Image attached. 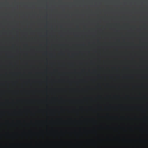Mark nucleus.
Returning <instances> with one entry per match:
<instances>
[{"mask_svg":"<svg viewBox=\"0 0 148 148\" xmlns=\"http://www.w3.org/2000/svg\"><path fill=\"white\" fill-rule=\"evenodd\" d=\"M42 2V1H38V3H40V2L41 3Z\"/></svg>","mask_w":148,"mask_h":148,"instance_id":"nucleus-5","label":"nucleus"},{"mask_svg":"<svg viewBox=\"0 0 148 148\" xmlns=\"http://www.w3.org/2000/svg\"><path fill=\"white\" fill-rule=\"evenodd\" d=\"M133 3H135V2H136V1H133Z\"/></svg>","mask_w":148,"mask_h":148,"instance_id":"nucleus-6","label":"nucleus"},{"mask_svg":"<svg viewBox=\"0 0 148 148\" xmlns=\"http://www.w3.org/2000/svg\"><path fill=\"white\" fill-rule=\"evenodd\" d=\"M117 2L119 3V1H117Z\"/></svg>","mask_w":148,"mask_h":148,"instance_id":"nucleus-10","label":"nucleus"},{"mask_svg":"<svg viewBox=\"0 0 148 148\" xmlns=\"http://www.w3.org/2000/svg\"><path fill=\"white\" fill-rule=\"evenodd\" d=\"M5 3H6V1H5Z\"/></svg>","mask_w":148,"mask_h":148,"instance_id":"nucleus-9","label":"nucleus"},{"mask_svg":"<svg viewBox=\"0 0 148 148\" xmlns=\"http://www.w3.org/2000/svg\"><path fill=\"white\" fill-rule=\"evenodd\" d=\"M14 3H16V1H14Z\"/></svg>","mask_w":148,"mask_h":148,"instance_id":"nucleus-7","label":"nucleus"},{"mask_svg":"<svg viewBox=\"0 0 148 148\" xmlns=\"http://www.w3.org/2000/svg\"><path fill=\"white\" fill-rule=\"evenodd\" d=\"M147 1H145V2H146Z\"/></svg>","mask_w":148,"mask_h":148,"instance_id":"nucleus-11","label":"nucleus"},{"mask_svg":"<svg viewBox=\"0 0 148 148\" xmlns=\"http://www.w3.org/2000/svg\"><path fill=\"white\" fill-rule=\"evenodd\" d=\"M105 3H114L115 1H103Z\"/></svg>","mask_w":148,"mask_h":148,"instance_id":"nucleus-1","label":"nucleus"},{"mask_svg":"<svg viewBox=\"0 0 148 148\" xmlns=\"http://www.w3.org/2000/svg\"><path fill=\"white\" fill-rule=\"evenodd\" d=\"M80 1H75L74 3H78V2H79Z\"/></svg>","mask_w":148,"mask_h":148,"instance_id":"nucleus-3","label":"nucleus"},{"mask_svg":"<svg viewBox=\"0 0 148 148\" xmlns=\"http://www.w3.org/2000/svg\"><path fill=\"white\" fill-rule=\"evenodd\" d=\"M131 1H124L125 3H130Z\"/></svg>","mask_w":148,"mask_h":148,"instance_id":"nucleus-2","label":"nucleus"},{"mask_svg":"<svg viewBox=\"0 0 148 148\" xmlns=\"http://www.w3.org/2000/svg\"><path fill=\"white\" fill-rule=\"evenodd\" d=\"M51 2H52V1H51ZM52 2H54V1H52Z\"/></svg>","mask_w":148,"mask_h":148,"instance_id":"nucleus-8","label":"nucleus"},{"mask_svg":"<svg viewBox=\"0 0 148 148\" xmlns=\"http://www.w3.org/2000/svg\"><path fill=\"white\" fill-rule=\"evenodd\" d=\"M90 3H93V1H90Z\"/></svg>","mask_w":148,"mask_h":148,"instance_id":"nucleus-4","label":"nucleus"}]
</instances>
